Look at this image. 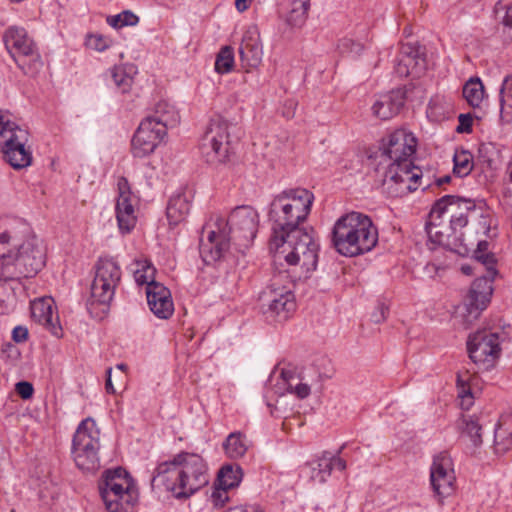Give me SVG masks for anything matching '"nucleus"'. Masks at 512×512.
<instances>
[{"mask_svg":"<svg viewBox=\"0 0 512 512\" xmlns=\"http://www.w3.org/2000/svg\"><path fill=\"white\" fill-rule=\"evenodd\" d=\"M282 14L292 27H301L307 18L309 0H282Z\"/></svg>","mask_w":512,"mask_h":512,"instance_id":"c85d7f7f","label":"nucleus"},{"mask_svg":"<svg viewBox=\"0 0 512 512\" xmlns=\"http://www.w3.org/2000/svg\"><path fill=\"white\" fill-rule=\"evenodd\" d=\"M192 195L190 192H181L169 200L166 215L170 225H178L189 214Z\"/></svg>","mask_w":512,"mask_h":512,"instance_id":"cd10ccee","label":"nucleus"},{"mask_svg":"<svg viewBox=\"0 0 512 512\" xmlns=\"http://www.w3.org/2000/svg\"><path fill=\"white\" fill-rule=\"evenodd\" d=\"M478 386V377L468 370L457 374V389L460 405L463 409H469L473 404L474 389Z\"/></svg>","mask_w":512,"mask_h":512,"instance_id":"c756f323","label":"nucleus"},{"mask_svg":"<svg viewBox=\"0 0 512 512\" xmlns=\"http://www.w3.org/2000/svg\"><path fill=\"white\" fill-rule=\"evenodd\" d=\"M234 67L233 49L226 46L218 53L215 61V70L220 74L229 73Z\"/></svg>","mask_w":512,"mask_h":512,"instance_id":"37998d69","label":"nucleus"},{"mask_svg":"<svg viewBox=\"0 0 512 512\" xmlns=\"http://www.w3.org/2000/svg\"><path fill=\"white\" fill-rule=\"evenodd\" d=\"M459 125L457 132L459 133H470L472 130L473 118L470 114H460L458 117Z\"/></svg>","mask_w":512,"mask_h":512,"instance_id":"603ef678","label":"nucleus"},{"mask_svg":"<svg viewBox=\"0 0 512 512\" xmlns=\"http://www.w3.org/2000/svg\"><path fill=\"white\" fill-rule=\"evenodd\" d=\"M430 485L440 502L451 496L456 490L454 462L447 451L433 456L430 465Z\"/></svg>","mask_w":512,"mask_h":512,"instance_id":"a211bd4d","label":"nucleus"},{"mask_svg":"<svg viewBox=\"0 0 512 512\" xmlns=\"http://www.w3.org/2000/svg\"><path fill=\"white\" fill-rule=\"evenodd\" d=\"M512 447V427L507 422H500L494 433V451L504 454Z\"/></svg>","mask_w":512,"mask_h":512,"instance_id":"e433bc0d","label":"nucleus"},{"mask_svg":"<svg viewBox=\"0 0 512 512\" xmlns=\"http://www.w3.org/2000/svg\"><path fill=\"white\" fill-rule=\"evenodd\" d=\"M156 477L175 497H189L208 484V465L199 454L181 452L171 461L161 463Z\"/></svg>","mask_w":512,"mask_h":512,"instance_id":"20e7f679","label":"nucleus"},{"mask_svg":"<svg viewBox=\"0 0 512 512\" xmlns=\"http://www.w3.org/2000/svg\"><path fill=\"white\" fill-rule=\"evenodd\" d=\"M99 491L109 512H134L138 489L134 480L121 467L104 472Z\"/></svg>","mask_w":512,"mask_h":512,"instance_id":"6e6552de","label":"nucleus"},{"mask_svg":"<svg viewBox=\"0 0 512 512\" xmlns=\"http://www.w3.org/2000/svg\"><path fill=\"white\" fill-rule=\"evenodd\" d=\"M242 480V469L238 465L223 466L217 477V483L224 488L232 489L239 485Z\"/></svg>","mask_w":512,"mask_h":512,"instance_id":"58836bf2","label":"nucleus"},{"mask_svg":"<svg viewBox=\"0 0 512 512\" xmlns=\"http://www.w3.org/2000/svg\"><path fill=\"white\" fill-rule=\"evenodd\" d=\"M111 77L115 86L123 93L128 92L133 84L136 68L134 65L126 64L115 66L111 69Z\"/></svg>","mask_w":512,"mask_h":512,"instance_id":"f704fd0d","label":"nucleus"},{"mask_svg":"<svg viewBox=\"0 0 512 512\" xmlns=\"http://www.w3.org/2000/svg\"><path fill=\"white\" fill-rule=\"evenodd\" d=\"M229 490V488H224L222 487L221 485H219L217 482L215 483V486H214V489L211 493V502L213 503V505L215 507H221L223 506L227 500H228V495H227V491Z\"/></svg>","mask_w":512,"mask_h":512,"instance_id":"09e8293b","label":"nucleus"},{"mask_svg":"<svg viewBox=\"0 0 512 512\" xmlns=\"http://www.w3.org/2000/svg\"><path fill=\"white\" fill-rule=\"evenodd\" d=\"M378 242V230L371 218L360 212H350L334 224L332 243L338 253L353 257L371 251Z\"/></svg>","mask_w":512,"mask_h":512,"instance_id":"423d86ee","label":"nucleus"},{"mask_svg":"<svg viewBox=\"0 0 512 512\" xmlns=\"http://www.w3.org/2000/svg\"><path fill=\"white\" fill-rule=\"evenodd\" d=\"M457 427L462 436L469 438L474 447L482 444V426L474 415H463L457 422Z\"/></svg>","mask_w":512,"mask_h":512,"instance_id":"2f4dec72","label":"nucleus"},{"mask_svg":"<svg viewBox=\"0 0 512 512\" xmlns=\"http://www.w3.org/2000/svg\"><path fill=\"white\" fill-rule=\"evenodd\" d=\"M417 140L405 129H398L383 140L381 145L382 162L403 163L411 161L416 152Z\"/></svg>","mask_w":512,"mask_h":512,"instance_id":"aec40b11","label":"nucleus"},{"mask_svg":"<svg viewBox=\"0 0 512 512\" xmlns=\"http://www.w3.org/2000/svg\"><path fill=\"white\" fill-rule=\"evenodd\" d=\"M287 391L290 393H294L297 397L304 399L310 394V386L306 383L297 382L294 383V379L288 381L287 383Z\"/></svg>","mask_w":512,"mask_h":512,"instance_id":"8fccbe9b","label":"nucleus"},{"mask_svg":"<svg viewBox=\"0 0 512 512\" xmlns=\"http://www.w3.org/2000/svg\"><path fill=\"white\" fill-rule=\"evenodd\" d=\"M118 196L116 199V218L122 233H129L136 225L135 213L136 198L131 192L126 178L120 177L117 181Z\"/></svg>","mask_w":512,"mask_h":512,"instance_id":"4be33fe9","label":"nucleus"},{"mask_svg":"<svg viewBox=\"0 0 512 512\" xmlns=\"http://www.w3.org/2000/svg\"><path fill=\"white\" fill-rule=\"evenodd\" d=\"M166 135L167 132L164 131V126L145 118L138 126L132 138L133 155L143 158L152 154L163 142Z\"/></svg>","mask_w":512,"mask_h":512,"instance_id":"412c9836","label":"nucleus"},{"mask_svg":"<svg viewBox=\"0 0 512 512\" xmlns=\"http://www.w3.org/2000/svg\"><path fill=\"white\" fill-rule=\"evenodd\" d=\"M15 304V293L8 282L0 283V314L9 312Z\"/></svg>","mask_w":512,"mask_h":512,"instance_id":"a18cd8bd","label":"nucleus"},{"mask_svg":"<svg viewBox=\"0 0 512 512\" xmlns=\"http://www.w3.org/2000/svg\"><path fill=\"white\" fill-rule=\"evenodd\" d=\"M463 97L472 108H480L486 98L484 85L479 77H471L463 86Z\"/></svg>","mask_w":512,"mask_h":512,"instance_id":"473e14b6","label":"nucleus"},{"mask_svg":"<svg viewBox=\"0 0 512 512\" xmlns=\"http://www.w3.org/2000/svg\"><path fill=\"white\" fill-rule=\"evenodd\" d=\"M249 448V442L241 432H233L229 434L223 443V449L227 457L231 459H239L243 457Z\"/></svg>","mask_w":512,"mask_h":512,"instance_id":"72a5a7b5","label":"nucleus"},{"mask_svg":"<svg viewBox=\"0 0 512 512\" xmlns=\"http://www.w3.org/2000/svg\"><path fill=\"white\" fill-rule=\"evenodd\" d=\"M259 214L251 206L236 207L228 219L217 217L204 227L206 240L200 244V254L206 263L220 260L233 241L240 249L248 248L256 237Z\"/></svg>","mask_w":512,"mask_h":512,"instance_id":"f257e3e1","label":"nucleus"},{"mask_svg":"<svg viewBox=\"0 0 512 512\" xmlns=\"http://www.w3.org/2000/svg\"><path fill=\"white\" fill-rule=\"evenodd\" d=\"M112 45V38L99 33H90L85 38V46L96 52H104Z\"/></svg>","mask_w":512,"mask_h":512,"instance_id":"c03bdc74","label":"nucleus"},{"mask_svg":"<svg viewBox=\"0 0 512 512\" xmlns=\"http://www.w3.org/2000/svg\"><path fill=\"white\" fill-rule=\"evenodd\" d=\"M0 262L7 278L33 277L45 266V245L30 231L20 237L13 230H5L0 233Z\"/></svg>","mask_w":512,"mask_h":512,"instance_id":"f03ea898","label":"nucleus"},{"mask_svg":"<svg viewBox=\"0 0 512 512\" xmlns=\"http://www.w3.org/2000/svg\"><path fill=\"white\" fill-rule=\"evenodd\" d=\"M453 162V172L459 177L467 176L473 169V156L467 150H456Z\"/></svg>","mask_w":512,"mask_h":512,"instance_id":"a19ab883","label":"nucleus"},{"mask_svg":"<svg viewBox=\"0 0 512 512\" xmlns=\"http://www.w3.org/2000/svg\"><path fill=\"white\" fill-rule=\"evenodd\" d=\"M262 301L268 318L278 322L286 321L296 309L293 283L281 273L273 276L262 293Z\"/></svg>","mask_w":512,"mask_h":512,"instance_id":"ddd939ff","label":"nucleus"},{"mask_svg":"<svg viewBox=\"0 0 512 512\" xmlns=\"http://www.w3.org/2000/svg\"><path fill=\"white\" fill-rule=\"evenodd\" d=\"M506 174L508 177V181L512 183V160L507 165Z\"/></svg>","mask_w":512,"mask_h":512,"instance_id":"e2e57ef3","label":"nucleus"},{"mask_svg":"<svg viewBox=\"0 0 512 512\" xmlns=\"http://www.w3.org/2000/svg\"><path fill=\"white\" fill-rule=\"evenodd\" d=\"M148 306L159 319H169L174 313V303L170 290L162 283L146 287Z\"/></svg>","mask_w":512,"mask_h":512,"instance_id":"393cba45","label":"nucleus"},{"mask_svg":"<svg viewBox=\"0 0 512 512\" xmlns=\"http://www.w3.org/2000/svg\"><path fill=\"white\" fill-rule=\"evenodd\" d=\"M503 24L509 30L508 33L512 37V5L505 12Z\"/></svg>","mask_w":512,"mask_h":512,"instance_id":"6e6d98bb","label":"nucleus"},{"mask_svg":"<svg viewBox=\"0 0 512 512\" xmlns=\"http://www.w3.org/2000/svg\"><path fill=\"white\" fill-rule=\"evenodd\" d=\"M382 186L392 197H402L416 191L421 185L422 171L412 161L388 163Z\"/></svg>","mask_w":512,"mask_h":512,"instance_id":"2eb2a0df","label":"nucleus"},{"mask_svg":"<svg viewBox=\"0 0 512 512\" xmlns=\"http://www.w3.org/2000/svg\"><path fill=\"white\" fill-rule=\"evenodd\" d=\"M452 110L451 100L445 97H435L428 106V113L435 118L444 117L445 112Z\"/></svg>","mask_w":512,"mask_h":512,"instance_id":"de8ad7c7","label":"nucleus"},{"mask_svg":"<svg viewBox=\"0 0 512 512\" xmlns=\"http://www.w3.org/2000/svg\"><path fill=\"white\" fill-rule=\"evenodd\" d=\"M115 368L121 372V379L123 380L125 378L124 374L127 371V366L124 363H120L117 364Z\"/></svg>","mask_w":512,"mask_h":512,"instance_id":"680f3d73","label":"nucleus"},{"mask_svg":"<svg viewBox=\"0 0 512 512\" xmlns=\"http://www.w3.org/2000/svg\"><path fill=\"white\" fill-rule=\"evenodd\" d=\"M314 194L303 187L286 188L276 194L269 208L271 234L304 229L314 202Z\"/></svg>","mask_w":512,"mask_h":512,"instance_id":"0eeeda50","label":"nucleus"},{"mask_svg":"<svg viewBox=\"0 0 512 512\" xmlns=\"http://www.w3.org/2000/svg\"><path fill=\"white\" fill-rule=\"evenodd\" d=\"M510 76H506L500 89V117L506 122L512 121V92L510 88Z\"/></svg>","mask_w":512,"mask_h":512,"instance_id":"ea45409f","label":"nucleus"},{"mask_svg":"<svg viewBox=\"0 0 512 512\" xmlns=\"http://www.w3.org/2000/svg\"><path fill=\"white\" fill-rule=\"evenodd\" d=\"M28 141V131L16 123L9 111L0 110V151L4 160L14 169L31 165L32 151Z\"/></svg>","mask_w":512,"mask_h":512,"instance_id":"9d476101","label":"nucleus"},{"mask_svg":"<svg viewBox=\"0 0 512 512\" xmlns=\"http://www.w3.org/2000/svg\"><path fill=\"white\" fill-rule=\"evenodd\" d=\"M470 359L478 366L489 369L494 366L501 353L499 334L492 331H478L467 342Z\"/></svg>","mask_w":512,"mask_h":512,"instance_id":"6ab92c4d","label":"nucleus"},{"mask_svg":"<svg viewBox=\"0 0 512 512\" xmlns=\"http://www.w3.org/2000/svg\"><path fill=\"white\" fill-rule=\"evenodd\" d=\"M106 383H105V389L107 393L114 394L116 392L114 385L112 383V368H108L106 371Z\"/></svg>","mask_w":512,"mask_h":512,"instance_id":"13d9d810","label":"nucleus"},{"mask_svg":"<svg viewBox=\"0 0 512 512\" xmlns=\"http://www.w3.org/2000/svg\"><path fill=\"white\" fill-rule=\"evenodd\" d=\"M404 105V94L400 90L379 95L371 107L374 117L389 120L396 116Z\"/></svg>","mask_w":512,"mask_h":512,"instance_id":"a878e982","label":"nucleus"},{"mask_svg":"<svg viewBox=\"0 0 512 512\" xmlns=\"http://www.w3.org/2000/svg\"><path fill=\"white\" fill-rule=\"evenodd\" d=\"M146 119L153 120L164 126V131L167 132L168 128L178 124L180 117L175 107L163 100L156 104L153 115L148 116Z\"/></svg>","mask_w":512,"mask_h":512,"instance_id":"7c9ffc66","label":"nucleus"},{"mask_svg":"<svg viewBox=\"0 0 512 512\" xmlns=\"http://www.w3.org/2000/svg\"><path fill=\"white\" fill-rule=\"evenodd\" d=\"M100 430L92 418L84 419L73 437L72 455L77 467L86 472H94L100 467L98 456Z\"/></svg>","mask_w":512,"mask_h":512,"instance_id":"f8f14e48","label":"nucleus"},{"mask_svg":"<svg viewBox=\"0 0 512 512\" xmlns=\"http://www.w3.org/2000/svg\"><path fill=\"white\" fill-rule=\"evenodd\" d=\"M403 51L395 66L396 73L401 77H420L426 70V60L418 51L409 48Z\"/></svg>","mask_w":512,"mask_h":512,"instance_id":"bb28decb","label":"nucleus"},{"mask_svg":"<svg viewBox=\"0 0 512 512\" xmlns=\"http://www.w3.org/2000/svg\"><path fill=\"white\" fill-rule=\"evenodd\" d=\"M324 455H325V457L328 458V460L330 462L331 471L333 469H337L340 471H343L346 469V467H347L346 461L344 459H342L341 457H339L338 455H333L329 452H324Z\"/></svg>","mask_w":512,"mask_h":512,"instance_id":"864d4df0","label":"nucleus"},{"mask_svg":"<svg viewBox=\"0 0 512 512\" xmlns=\"http://www.w3.org/2000/svg\"><path fill=\"white\" fill-rule=\"evenodd\" d=\"M31 316L33 320L44 326L54 337L62 338L63 329L55 302L51 297L45 296L31 302Z\"/></svg>","mask_w":512,"mask_h":512,"instance_id":"5701e85b","label":"nucleus"},{"mask_svg":"<svg viewBox=\"0 0 512 512\" xmlns=\"http://www.w3.org/2000/svg\"><path fill=\"white\" fill-rule=\"evenodd\" d=\"M120 280L119 264L112 258H100L95 265V276L91 284V304L109 305Z\"/></svg>","mask_w":512,"mask_h":512,"instance_id":"f3484780","label":"nucleus"},{"mask_svg":"<svg viewBox=\"0 0 512 512\" xmlns=\"http://www.w3.org/2000/svg\"><path fill=\"white\" fill-rule=\"evenodd\" d=\"M232 125L222 118L210 121L202 138L200 149L211 164L224 163L230 154V129Z\"/></svg>","mask_w":512,"mask_h":512,"instance_id":"dca6fc26","label":"nucleus"},{"mask_svg":"<svg viewBox=\"0 0 512 512\" xmlns=\"http://www.w3.org/2000/svg\"><path fill=\"white\" fill-rule=\"evenodd\" d=\"M251 2H252V0H235L236 9L239 12H244L245 10L248 9Z\"/></svg>","mask_w":512,"mask_h":512,"instance_id":"bf43d9fd","label":"nucleus"},{"mask_svg":"<svg viewBox=\"0 0 512 512\" xmlns=\"http://www.w3.org/2000/svg\"><path fill=\"white\" fill-rule=\"evenodd\" d=\"M475 261H476L477 265L474 267H472L471 265H468V264H463L461 266L462 273L465 275H471L474 270L481 272L482 269H485V267L483 265H481V263L479 261H477L476 259H475Z\"/></svg>","mask_w":512,"mask_h":512,"instance_id":"4d7b16f0","label":"nucleus"},{"mask_svg":"<svg viewBox=\"0 0 512 512\" xmlns=\"http://www.w3.org/2000/svg\"><path fill=\"white\" fill-rule=\"evenodd\" d=\"M269 248L275 259L292 266L300 279L309 277L317 267L319 244L305 229L271 234Z\"/></svg>","mask_w":512,"mask_h":512,"instance_id":"39448f33","label":"nucleus"},{"mask_svg":"<svg viewBox=\"0 0 512 512\" xmlns=\"http://www.w3.org/2000/svg\"><path fill=\"white\" fill-rule=\"evenodd\" d=\"M107 23L115 28L120 29L125 26H135L139 23V17L130 10H124L117 15L108 16Z\"/></svg>","mask_w":512,"mask_h":512,"instance_id":"79ce46f5","label":"nucleus"},{"mask_svg":"<svg viewBox=\"0 0 512 512\" xmlns=\"http://www.w3.org/2000/svg\"><path fill=\"white\" fill-rule=\"evenodd\" d=\"M310 479L319 484H323L331 475L330 462L325 457L324 452L307 466Z\"/></svg>","mask_w":512,"mask_h":512,"instance_id":"c9c22d12","label":"nucleus"},{"mask_svg":"<svg viewBox=\"0 0 512 512\" xmlns=\"http://www.w3.org/2000/svg\"><path fill=\"white\" fill-rule=\"evenodd\" d=\"M451 180V177L449 175H446V176H443V177H440L436 180V184L437 186H442L446 183H449Z\"/></svg>","mask_w":512,"mask_h":512,"instance_id":"052dcab7","label":"nucleus"},{"mask_svg":"<svg viewBox=\"0 0 512 512\" xmlns=\"http://www.w3.org/2000/svg\"><path fill=\"white\" fill-rule=\"evenodd\" d=\"M475 259L485 267L486 272L485 275L475 279L465 298V307L468 312L467 322L477 319L480 312L487 307L493 293L492 282L497 275L496 259L493 254Z\"/></svg>","mask_w":512,"mask_h":512,"instance_id":"4468645a","label":"nucleus"},{"mask_svg":"<svg viewBox=\"0 0 512 512\" xmlns=\"http://www.w3.org/2000/svg\"><path fill=\"white\" fill-rule=\"evenodd\" d=\"M6 50L24 74L34 76L42 67V61L34 39L24 27L12 25L3 33Z\"/></svg>","mask_w":512,"mask_h":512,"instance_id":"9b49d317","label":"nucleus"},{"mask_svg":"<svg viewBox=\"0 0 512 512\" xmlns=\"http://www.w3.org/2000/svg\"><path fill=\"white\" fill-rule=\"evenodd\" d=\"M228 512H247V511L241 507H236V508L230 509Z\"/></svg>","mask_w":512,"mask_h":512,"instance_id":"0e129e2a","label":"nucleus"},{"mask_svg":"<svg viewBox=\"0 0 512 512\" xmlns=\"http://www.w3.org/2000/svg\"><path fill=\"white\" fill-rule=\"evenodd\" d=\"M240 59L244 66L256 68L263 57L260 33L256 26H249L243 34L239 47Z\"/></svg>","mask_w":512,"mask_h":512,"instance_id":"b1692460","label":"nucleus"},{"mask_svg":"<svg viewBox=\"0 0 512 512\" xmlns=\"http://www.w3.org/2000/svg\"><path fill=\"white\" fill-rule=\"evenodd\" d=\"M15 391L24 400H28L33 396V385L28 381H20L15 385Z\"/></svg>","mask_w":512,"mask_h":512,"instance_id":"3c124183","label":"nucleus"},{"mask_svg":"<svg viewBox=\"0 0 512 512\" xmlns=\"http://www.w3.org/2000/svg\"><path fill=\"white\" fill-rule=\"evenodd\" d=\"M365 48V44L352 38H343L338 43L340 53L356 57L359 56Z\"/></svg>","mask_w":512,"mask_h":512,"instance_id":"49530a36","label":"nucleus"},{"mask_svg":"<svg viewBox=\"0 0 512 512\" xmlns=\"http://www.w3.org/2000/svg\"><path fill=\"white\" fill-rule=\"evenodd\" d=\"M155 272V268L147 260H137L134 263L133 274L138 285L148 287L152 284H159L160 282L154 280Z\"/></svg>","mask_w":512,"mask_h":512,"instance_id":"4c0bfd02","label":"nucleus"},{"mask_svg":"<svg viewBox=\"0 0 512 512\" xmlns=\"http://www.w3.org/2000/svg\"><path fill=\"white\" fill-rule=\"evenodd\" d=\"M495 220L492 212L483 203H479L476 209L471 211L470 220L465 231L460 236H455L453 250L460 255L473 253L474 258H483L489 254L488 243L485 237H493L491 234Z\"/></svg>","mask_w":512,"mask_h":512,"instance_id":"1a4fd4ad","label":"nucleus"},{"mask_svg":"<svg viewBox=\"0 0 512 512\" xmlns=\"http://www.w3.org/2000/svg\"><path fill=\"white\" fill-rule=\"evenodd\" d=\"M478 204L473 200L446 195L433 206L426 224L429 242L453 249L456 232L466 228L471 211Z\"/></svg>","mask_w":512,"mask_h":512,"instance_id":"7ed1b4c3","label":"nucleus"},{"mask_svg":"<svg viewBox=\"0 0 512 512\" xmlns=\"http://www.w3.org/2000/svg\"><path fill=\"white\" fill-rule=\"evenodd\" d=\"M12 338L17 343L26 341L28 338V329L24 326H16L12 331Z\"/></svg>","mask_w":512,"mask_h":512,"instance_id":"5fc2aeb1","label":"nucleus"}]
</instances>
